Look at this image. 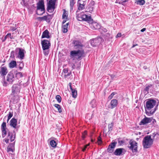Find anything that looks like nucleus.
I'll return each instance as SVG.
<instances>
[{
  "mask_svg": "<svg viewBox=\"0 0 159 159\" xmlns=\"http://www.w3.org/2000/svg\"><path fill=\"white\" fill-rule=\"evenodd\" d=\"M158 106V104L155 99H147L144 106L146 114L148 116L153 114L156 111Z\"/></svg>",
  "mask_w": 159,
  "mask_h": 159,
  "instance_id": "obj_1",
  "label": "nucleus"
},
{
  "mask_svg": "<svg viewBox=\"0 0 159 159\" xmlns=\"http://www.w3.org/2000/svg\"><path fill=\"white\" fill-rule=\"evenodd\" d=\"M153 140L151 138V136L147 135L143 138V145L145 148H150L152 145Z\"/></svg>",
  "mask_w": 159,
  "mask_h": 159,
  "instance_id": "obj_2",
  "label": "nucleus"
},
{
  "mask_svg": "<svg viewBox=\"0 0 159 159\" xmlns=\"http://www.w3.org/2000/svg\"><path fill=\"white\" fill-rule=\"evenodd\" d=\"M56 0H49L47 7V10L50 13L53 12L55 9Z\"/></svg>",
  "mask_w": 159,
  "mask_h": 159,
  "instance_id": "obj_3",
  "label": "nucleus"
},
{
  "mask_svg": "<svg viewBox=\"0 0 159 159\" xmlns=\"http://www.w3.org/2000/svg\"><path fill=\"white\" fill-rule=\"evenodd\" d=\"M53 17V14L49 15L48 14L47 15L42 17H39L38 19L41 21H45L48 23L50 22Z\"/></svg>",
  "mask_w": 159,
  "mask_h": 159,
  "instance_id": "obj_4",
  "label": "nucleus"
},
{
  "mask_svg": "<svg viewBox=\"0 0 159 159\" xmlns=\"http://www.w3.org/2000/svg\"><path fill=\"white\" fill-rule=\"evenodd\" d=\"M129 145L128 147L131 149L133 152H136L137 151V143L135 141L130 140L129 142Z\"/></svg>",
  "mask_w": 159,
  "mask_h": 159,
  "instance_id": "obj_5",
  "label": "nucleus"
},
{
  "mask_svg": "<svg viewBox=\"0 0 159 159\" xmlns=\"http://www.w3.org/2000/svg\"><path fill=\"white\" fill-rule=\"evenodd\" d=\"M42 47L43 50L48 49L50 46V43L47 40H43L41 42Z\"/></svg>",
  "mask_w": 159,
  "mask_h": 159,
  "instance_id": "obj_6",
  "label": "nucleus"
},
{
  "mask_svg": "<svg viewBox=\"0 0 159 159\" xmlns=\"http://www.w3.org/2000/svg\"><path fill=\"white\" fill-rule=\"evenodd\" d=\"M1 129L2 132V136L3 138L5 137L7 134V129L6 123L5 122H3L1 126Z\"/></svg>",
  "mask_w": 159,
  "mask_h": 159,
  "instance_id": "obj_7",
  "label": "nucleus"
},
{
  "mask_svg": "<svg viewBox=\"0 0 159 159\" xmlns=\"http://www.w3.org/2000/svg\"><path fill=\"white\" fill-rule=\"evenodd\" d=\"M116 144V142H114L111 143L108 146V148L107 149V151L109 153H112L114 150V148Z\"/></svg>",
  "mask_w": 159,
  "mask_h": 159,
  "instance_id": "obj_8",
  "label": "nucleus"
},
{
  "mask_svg": "<svg viewBox=\"0 0 159 159\" xmlns=\"http://www.w3.org/2000/svg\"><path fill=\"white\" fill-rule=\"evenodd\" d=\"M3 64L0 67V74L2 76H5L8 72L6 66H3Z\"/></svg>",
  "mask_w": 159,
  "mask_h": 159,
  "instance_id": "obj_9",
  "label": "nucleus"
},
{
  "mask_svg": "<svg viewBox=\"0 0 159 159\" xmlns=\"http://www.w3.org/2000/svg\"><path fill=\"white\" fill-rule=\"evenodd\" d=\"M15 136L16 133L14 131L13 133L10 131L8 132L7 137L9 139H10L11 142L15 140Z\"/></svg>",
  "mask_w": 159,
  "mask_h": 159,
  "instance_id": "obj_10",
  "label": "nucleus"
},
{
  "mask_svg": "<svg viewBox=\"0 0 159 159\" xmlns=\"http://www.w3.org/2000/svg\"><path fill=\"white\" fill-rule=\"evenodd\" d=\"M14 76L13 73L10 72L7 76V80L10 83H12L14 80Z\"/></svg>",
  "mask_w": 159,
  "mask_h": 159,
  "instance_id": "obj_11",
  "label": "nucleus"
},
{
  "mask_svg": "<svg viewBox=\"0 0 159 159\" xmlns=\"http://www.w3.org/2000/svg\"><path fill=\"white\" fill-rule=\"evenodd\" d=\"M118 104V101L116 99H112V100L110 103V107H108L109 108L111 109H113L116 107Z\"/></svg>",
  "mask_w": 159,
  "mask_h": 159,
  "instance_id": "obj_12",
  "label": "nucleus"
},
{
  "mask_svg": "<svg viewBox=\"0 0 159 159\" xmlns=\"http://www.w3.org/2000/svg\"><path fill=\"white\" fill-rule=\"evenodd\" d=\"M151 119L146 116L141 120L140 123V125H144L150 123L151 121Z\"/></svg>",
  "mask_w": 159,
  "mask_h": 159,
  "instance_id": "obj_13",
  "label": "nucleus"
},
{
  "mask_svg": "<svg viewBox=\"0 0 159 159\" xmlns=\"http://www.w3.org/2000/svg\"><path fill=\"white\" fill-rule=\"evenodd\" d=\"M15 142L13 143H10L9 145L7 148L8 152H13L15 150Z\"/></svg>",
  "mask_w": 159,
  "mask_h": 159,
  "instance_id": "obj_14",
  "label": "nucleus"
},
{
  "mask_svg": "<svg viewBox=\"0 0 159 159\" xmlns=\"http://www.w3.org/2000/svg\"><path fill=\"white\" fill-rule=\"evenodd\" d=\"M83 21H87L89 23H91L92 22V20L91 17L88 15H86L85 14H83Z\"/></svg>",
  "mask_w": 159,
  "mask_h": 159,
  "instance_id": "obj_15",
  "label": "nucleus"
},
{
  "mask_svg": "<svg viewBox=\"0 0 159 159\" xmlns=\"http://www.w3.org/2000/svg\"><path fill=\"white\" fill-rule=\"evenodd\" d=\"M17 120L14 118H13L10 121V125L15 129L16 128Z\"/></svg>",
  "mask_w": 159,
  "mask_h": 159,
  "instance_id": "obj_16",
  "label": "nucleus"
},
{
  "mask_svg": "<svg viewBox=\"0 0 159 159\" xmlns=\"http://www.w3.org/2000/svg\"><path fill=\"white\" fill-rule=\"evenodd\" d=\"M19 51L18 55L19 58L21 59H23L25 57V51L23 49L21 48H19Z\"/></svg>",
  "mask_w": 159,
  "mask_h": 159,
  "instance_id": "obj_17",
  "label": "nucleus"
},
{
  "mask_svg": "<svg viewBox=\"0 0 159 159\" xmlns=\"http://www.w3.org/2000/svg\"><path fill=\"white\" fill-rule=\"evenodd\" d=\"M45 9L44 2L43 1L41 0L39 2L37 3V9Z\"/></svg>",
  "mask_w": 159,
  "mask_h": 159,
  "instance_id": "obj_18",
  "label": "nucleus"
},
{
  "mask_svg": "<svg viewBox=\"0 0 159 159\" xmlns=\"http://www.w3.org/2000/svg\"><path fill=\"white\" fill-rule=\"evenodd\" d=\"M74 46L76 47V48H80L83 46L81 43L78 40H75L73 41Z\"/></svg>",
  "mask_w": 159,
  "mask_h": 159,
  "instance_id": "obj_19",
  "label": "nucleus"
},
{
  "mask_svg": "<svg viewBox=\"0 0 159 159\" xmlns=\"http://www.w3.org/2000/svg\"><path fill=\"white\" fill-rule=\"evenodd\" d=\"M99 41L98 39H94L90 40V43L93 47H95L97 46L99 43Z\"/></svg>",
  "mask_w": 159,
  "mask_h": 159,
  "instance_id": "obj_20",
  "label": "nucleus"
},
{
  "mask_svg": "<svg viewBox=\"0 0 159 159\" xmlns=\"http://www.w3.org/2000/svg\"><path fill=\"white\" fill-rule=\"evenodd\" d=\"M124 150L123 148H121L116 149L114 152V154L116 155L120 156L122 154L123 151Z\"/></svg>",
  "mask_w": 159,
  "mask_h": 159,
  "instance_id": "obj_21",
  "label": "nucleus"
},
{
  "mask_svg": "<svg viewBox=\"0 0 159 159\" xmlns=\"http://www.w3.org/2000/svg\"><path fill=\"white\" fill-rule=\"evenodd\" d=\"M19 91V88L17 86H13L12 88V92L11 94H17Z\"/></svg>",
  "mask_w": 159,
  "mask_h": 159,
  "instance_id": "obj_22",
  "label": "nucleus"
},
{
  "mask_svg": "<svg viewBox=\"0 0 159 159\" xmlns=\"http://www.w3.org/2000/svg\"><path fill=\"white\" fill-rule=\"evenodd\" d=\"M84 13L82 12H79L76 13V17L77 19L79 21H83V15Z\"/></svg>",
  "mask_w": 159,
  "mask_h": 159,
  "instance_id": "obj_23",
  "label": "nucleus"
},
{
  "mask_svg": "<svg viewBox=\"0 0 159 159\" xmlns=\"http://www.w3.org/2000/svg\"><path fill=\"white\" fill-rule=\"evenodd\" d=\"M69 25V23H67L66 25H62L61 29L63 33H66L68 31V27Z\"/></svg>",
  "mask_w": 159,
  "mask_h": 159,
  "instance_id": "obj_24",
  "label": "nucleus"
},
{
  "mask_svg": "<svg viewBox=\"0 0 159 159\" xmlns=\"http://www.w3.org/2000/svg\"><path fill=\"white\" fill-rule=\"evenodd\" d=\"M49 31L47 30H45L43 33L42 38H50V36L49 35Z\"/></svg>",
  "mask_w": 159,
  "mask_h": 159,
  "instance_id": "obj_25",
  "label": "nucleus"
},
{
  "mask_svg": "<svg viewBox=\"0 0 159 159\" xmlns=\"http://www.w3.org/2000/svg\"><path fill=\"white\" fill-rule=\"evenodd\" d=\"M85 4L83 3V4L79 3V5L78 7L77 10L76 11V13L80 12V10H82L84 9L85 8Z\"/></svg>",
  "mask_w": 159,
  "mask_h": 159,
  "instance_id": "obj_26",
  "label": "nucleus"
},
{
  "mask_svg": "<svg viewBox=\"0 0 159 159\" xmlns=\"http://www.w3.org/2000/svg\"><path fill=\"white\" fill-rule=\"evenodd\" d=\"M16 62L15 61H12L9 64V66L10 68H13L16 66Z\"/></svg>",
  "mask_w": 159,
  "mask_h": 159,
  "instance_id": "obj_27",
  "label": "nucleus"
},
{
  "mask_svg": "<svg viewBox=\"0 0 159 159\" xmlns=\"http://www.w3.org/2000/svg\"><path fill=\"white\" fill-rule=\"evenodd\" d=\"M78 59H80L82 56H83L84 54V51L83 50H78Z\"/></svg>",
  "mask_w": 159,
  "mask_h": 159,
  "instance_id": "obj_28",
  "label": "nucleus"
},
{
  "mask_svg": "<svg viewBox=\"0 0 159 159\" xmlns=\"http://www.w3.org/2000/svg\"><path fill=\"white\" fill-rule=\"evenodd\" d=\"M45 12V9H37L36 14L39 15H42Z\"/></svg>",
  "mask_w": 159,
  "mask_h": 159,
  "instance_id": "obj_29",
  "label": "nucleus"
},
{
  "mask_svg": "<svg viewBox=\"0 0 159 159\" xmlns=\"http://www.w3.org/2000/svg\"><path fill=\"white\" fill-rule=\"evenodd\" d=\"M72 93V96L74 98H76L77 97V91L75 89H73L71 90Z\"/></svg>",
  "mask_w": 159,
  "mask_h": 159,
  "instance_id": "obj_30",
  "label": "nucleus"
},
{
  "mask_svg": "<svg viewBox=\"0 0 159 159\" xmlns=\"http://www.w3.org/2000/svg\"><path fill=\"white\" fill-rule=\"evenodd\" d=\"M50 145L53 148H55L56 147L57 143L54 140H52L50 142Z\"/></svg>",
  "mask_w": 159,
  "mask_h": 159,
  "instance_id": "obj_31",
  "label": "nucleus"
},
{
  "mask_svg": "<svg viewBox=\"0 0 159 159\" xmlns=\"http://www.w3.org/2000/svg\"><path fill=\"white\" fill-rule=\"evenodd\" d=\"M64 11L62 16V18L63 19H68V14L67 11L65 10H63Z\"/></svg>",
  "mask_w": 159,
  "mask_h": 159,
  "instance_id": "obj_32",
  "label": "nucleus"
},
{
  "mask_svg": "<svg viewBox=\"0 0 159 159\" xmlns=\"http://www.w3.org/2000/svg\"><path fill=\"white\" fill-rule=\"evenodd\" d=\"M91 104L92 108L95 107L97 105V103L95 99H93L91 102Z\"/></svg>",
  "mask_w": 159,
  "mask_h": 159,
  "instance_id": "obj_33",
  "label": "nucleus"
},
{
  "mask_svg": "<svg viewBox=\"0 0 159 159\" xmlns=\"http://www.w3.org/2000/svg\"><path fill=\"white\" fill-rule=\"evenodd\" d=\"M78 52V50L77 51L75 50L71 51L70 52V56L74 57L77 55Z\"/></svg>",
  "mask_w": 159,
  "mask_h": 159,
  "instance_id": "obj_34",
  "label": "nucleus"
},
{
  "mask_svg": "<svg viewBox=\"0 0 159 159\" xmlns=\"http://www.w3.org/2000/svg\"><path fill=\"white\" fill-rule=\"evenodd\" d=\"M17 96V94H11L10 95L11 98L13 100V102H15L16 101V98Z\"/></svg>",
  "mask_w": 159,
  "mask_h": 159,
  "instance_id": "obj_35",
  "label": "nucleus"
},
{
  "mask_svg": "<svg viewBox=\"0 0 159 159\" xmlns=\"http://www.w3.org/2000/svg\"><path fill=\"white\" fill-rule=\"evenodd\" d=\"M113 126V123H111V124H109L108 125V132H111L112 130V128Z\"/></svg>",
  "mask_w": 159,
  "mask_h": 159,
  "instance_id": "obj_36",
  "label": "nucleus"
},
{
  "mask_svg": "<svg viewBox=\"0 0 159 159\" xmlns=\"http://www.w3.org/2000/svg\"><path fill=\"white\" fill-rule=\"evenodd\" d=\"M75 3V0H70V6L71 10H73L74 5Z\"/></svg>",
  "mask_w": 159,
  "mask_h": 159,
  "instance_id": "obj_37",
  "label": "nucleus"
},
{
  "mask_svg": "<svg viewBox=\"0 0 159 159\" xmlns=\"http://www.w3.org/2000/svg\"><path fill=\"white\" fill-rule=\"evenodd\" d=\"M54 106L56 107L58 110V111L59 113L61 112V106L58 104H55L54 105Z\"/></svg>",
  "mask_w": 159,
  "mask_h": 159,
  "instance_id": "obj_38",
  "label": "nucleus"
},
{
  "mask_svg": "<svg viewBox=\"0 0 159 159\" xmlns=\"http://www.w3.org/2000/svg\"><path fill=\"white\" fill-rule=\"evenodd\" d=\"M56 99L58 102L60 103L61 101V97L60 95H57L56 97Z\"/></svg>",
  "mask_w": 159,
  "mask_h": 159,
  "instance_id": "obj_39",
  "label": "nucleus"
},
{
  "mask_svg": "<svg viewBox=\"0 0 159 159\" xmlns=\"http://www.w3.org/2000/svg\"><path fill=\"white\" fill-rule=\"evenodd\" d=\"M16 77L17 78H19L22 77L23 76V75L22 73L18 72L16 74Z\"/></svg>",
  "mask_w": 159,
  "mask_h": 159,
  "instance_id": "obj_40",
  "label": "nucleus"
},
{
  "mask_svg": "<svg viewBox=\"0 0 159 159\" xmlns=\"http://www.w3.org/2000/svg\"><path fill=\"white\" fill-rule=\"evenodd\" d=\"M115 93L114 92H112L111 95H110L108 98V99L109 100L111 99L113 97V96L115 95Z\"/></svg>",
  "mask_w": 159,
  "mask_h": 159,
  "instance_id": "obj_41",
  "label": "nucleus"
},
{
  "mask_svg": "<svg viewBox=\"0 0 159 159\" xmlns=\"http://www.w3.org/2000/svg\"><path fill=\"white\" fill-rule=\"evenodd\" d=\"M87 134V131L86 130H85L84 131V132L82 134V138L83 139H84L85 138L86 135Z\"/></svg>",
  "mask_w": 159,
  "mask_h": 159,
  "instance_id": "obj_42",
  "label": "nucleus"
},
{
  "mask_svg": "<svg viewBox=\"0 0 159 159\" xmlns=\"http://www.w3.org/2000/svg\"><path fill=\"white\" fill-rule=\"evenodd\" d=\"M13 116V112L12 111L11 112H9V114L8 115V119H10Z\"/></svg>",
  "mask_w": 159,
  "mask_h": 159,
  "instance_id": "obj_43",
  "label": "nucleus"
},
{
  "mask_svg": "<svg viewBox=\"0 0 159 159\" xmlns=\"http://www.w3.org/2000/svg\"><path fill=\"white\" fill-rule=\"evenodd\" d=\"M98 144H99L102 143V141L101 138L100 136H99L98 138Z\"/></svg>",
  "mask_w": 159,
  "mask_h": 159,
  "instance_id": "obj_44",
  "label": "nucleus"
},
{
  "mask_svg": "<svg viewBox=\"0 0 159 159\" xmlns=\"http://www.w3.org/2000/svg\"><path fill=\"white\" fill-rule=\"evenodd\" d=\"M150 87L149 86H147L146 87L145 89L144 90V91L145 93H148V91L149 90V88Z\"/></svg>",
  "mask_w": 159,
  "mask_h": 159,
  "instance_id": "obj_45",
  "label": "nucleus"
},
{
  "mask_svg": "<svg viewBox=\"0 0 159 159\" xmlns=\"http://www.w3.org/2000/svg\"><path fill=\"white\" fill-rule=\"evenodd\" d=\"M150 118L151 119V121L152 122V123L154 125H156V121L155 119H153L151 117Z\"/></svg>",
  "mask_w": 159,
  "mask_h": 159,
  "instance_id": "obj_46",
  "label": "nucleus"
},
{
  "mask_svg": "<svg viewBox=\"0 0 159 159\" xmlns=\"http://www.w3.org/2000/svg\"><path fill=\"white\" fill-rule=\"evenodd\" d=\"M145 3L144 0H140V5H143Z\"/></svg>",
  "mask_w": 159,
  "mask_h": 159,
  "instance_id": "obj_47",
  "label": "nucleus"
},
{
  "mask_svg": "<svg viewBox=\"0 0 159 159\" xmlns=\"http://www.w3.org/2000/svg\"><path fill=\"white\" fill-rule=\"evenodd\" d=\"M7 38L10 37V38L11 39H13L14 38L13 37V36L11 35V33H8L7 34Z\"/></svg>",
  "mask_w": 159,
  "mask_h": 159,
  "instance_id": "obj_48",
  "label": "nucleus"
},
{
  "mask_svg": "<svg viewBox=\"0 0 159 159\" xmlns=\"http://www.w3.org/2000/svg\"><path fill=\"white\" fill-rule=\"evenodd\" d=\"M95 4V2L94 1L92 0L89 3V5L90 7H92Z\"/></svg>",
  "mask_w": 159,
  "mask_h": 159,
  "instance_id": "obj_49",
  "label": "nucleus"
},
{
  "mask_svg": "<svg viewBox=\"0 0 159 159\" xmlns=\"http://www.w3.org/2000/svg\"><path fill=\"white\" fill-rule=\"evenodd\" d=\"M16 24L15 25V27H10V30H12L13 31L15 30L17 28H16Z\"/></svg>",
  "mask_w": 159,
  "mask_h": 159,
  "instance_id": "obj_50",
  "label": "nucleus"
},
{
  "mask_svg": "<svg viewBox=\"0 0 159 159\" xmlns=\"http://www.w3.org/2000/svg\"><path fill=\"white\" fill-rule=\"evenodd\" d=\"M89 144H87V145H85L84 146V148L82 149V151L83 152H84L86 149L87 147L89 146Z\"/></svg>",
  "mask_w": 159,
  "mask_h": 159,
  "instance_id": "obj_51",
  "label": "nucleus"
},
{
  "mask_svg": "<svg viewBox=\"0 0 159 159\" xmlns=\"http://www.w3.org/2000/svg\"><path fill=\"white\" fill-rule=\"evenodd\" d=\"M121 36V34L120 33H118L116 36V38L120 37Z\"/></svg>",
  "mask_w": 159,
  "mask_h": 159,
  "instance_id": "obj_52",
  "label": "nucleus"
},
{
  "mask_svg": "<svg viewBox=\"0 0 159 159\" xmlns=\"http://www.w3.org/2000/svg\"><path fill=\"white\" fill-rule=\"evenodd\" d=\"M4 141H5V142L6 143H8L9 142V139L8 138V139H7V138H5L4 140Z\"/></svg>",
  "mask_w": 159,
  "mask_h": 159,
  "instance_id": "obj_53",
  "label": "nucleus"
},
{
  "mask_svg": "<svg viewBox=\"0 0 159 159\" xmlns=\"http://www.w3.org/2000/svg\"><path fill=\"white\" fill-rule=\"evenodd\" d=\"M68 85L69 86H70V90H72V89H73L72 88V87L71 86V83H69Z\"/></svg>",
  "mask_w": 159,
  "mask_h": 159,
  "instance_id": "obj_54",
  "label": "nucleus"
},
{
  "mask_svg": "<svg viewBox=\"0 0 159 159\" xmlns=\"http://www.w3.org/2000/svg\"><path fill=\"white\" fill-rule=\"evenodd\" d=\"M64 19V20H63L62 22V24H64L66 22V21L68 20V19Z\"/></svg>",
  "mask_w": 159,
  "mask_h": 159,
  "instance_id": "obj_55",
  "label": "nucleus"
},
{
  "mask_svg": "<svg viewBox=\"0 0 159 159\" xmlns=\"http://www.w3.org/2000/svg\"><path fill=\"white\" fill-rule=\"evenodd\" d=\"M63 71L65 73H67L68 72V70L67 69H64L63 70Z\"/></svg>",
  "mask_w": 159,
  "mask_h": 159,
  "instance_id": "obj_56",
  "label": "nucleus"
},
{
  "mask_svg": "<svg viewBox=\"0 0 159 159\" xmlns=\"http://www.w3.org/2000/svg\"><path fill=\"white\" fill-rule=\"evenodd\" d=\"M7 38V35L4 37V39L2 41L4 42L5 41L6 39Z\"/></svg>",
  "mask_w": 159,
  "mask_h": 159,
  "instance_id": "obj_57",
  "label": "nucleus"
},
{
  "mask_svg": "<svg viewBox=\"0 0 159 159\" xmlns=\"http://www.w3.org/2000/svg\"><path fill=\"white\" fill-rule=\"evenodd\" d=\"M146 30V28H143V29H142V30H141L140 31L142 32H143L144 31H145Z\"/></svg>",
  "mask_w": 159,
  "mask_h": 159,
  "instance_id": "obj_58",
  "label": "nucleus"
},
{
  "mask_svg": "<svg viewBox=\"0 0 159 159\" xmlns=\"http://www.w3.org/2000/svg\"><path fill=\"white\" fill-rule=\"evenodd\" d=\"M124 143V142L123 141H119V143H120V144H123Z\"/></svg>",
  "mask_w": 159,
  "mask_h": 159,
  "instance_id": "obj_59",
  "label": "nucleus"
},
{
  "mask_svg": "<svg viewBox=\"0 0 159 159\" xmlns=\"http://www.w3.org/2000/svg\"><path fill=\"white\" fill-rule=\"evenodd\" d=\"M95 139H91V141L93 143L95 141Z\"/></svg>",
  "mask_w": 159,
  "mask_h": 159,
  "instance_id": "obj_60",
  "label": "nucleus"
},
{
  "mask_svg": "<svg viewBox=\"0 0 159 159\" xmlns=\"http://www.w3.org/2000/svg\"><path fill=\"white\" fill-rule=\"evenodd\" d=\"M156 135V134H155L154 133L153 134L152 136L153 138H154L155 136Z\"/></svg>",
  "mask_w": 159,
  "mask_h": 159,
  "instance_id": "obj_61",
  "label": "nucleus"
},
{
  "mask_svg": "<svg viewBox=\"0 0 159 159\" xmlns=\"http://www.w3.org/2000/svg\"><path fill=\"white\" fill-rule=\"evenodd\" d=\"M3 85L4 86H6L7 85V84L6 82H4V84H3Z\"/></svg>",
  "mask_w": 159,
  "mask_h": 159,
  "instance_id": "obj_62",
  "label": "nucleus"
},
{
  "mask_svg": "<svg viewBox=\"0 0 159 159\" xmlns=\"http://www.w3.org/2000/svg\"><path fill=\"white\" fill-rule=\"evenodd\" d=\"M44 54L45 55H48V53H47L46 52H45L44 53Z\"/></svg>",
  "mask_w": 159,
  "mask_h": 159,
  "instance_id": "obj_63",
  "label": "nucleus"
},
{
  "mask_svg": "<svg viewBox=\"0 0 159 159\" xmlns=\"http://www.w3.org/2000/svg\"><path fill=\"white\" fill-rule=\"evenodd\" d=\"M143 68H144V69H147V66H144L143 67Z\"/></svg>",
  "mask_w": 159,
  "mask_h": 159,
  "instance_id": "obj_64",
  "label": "nucleus"
}]
</instances>
